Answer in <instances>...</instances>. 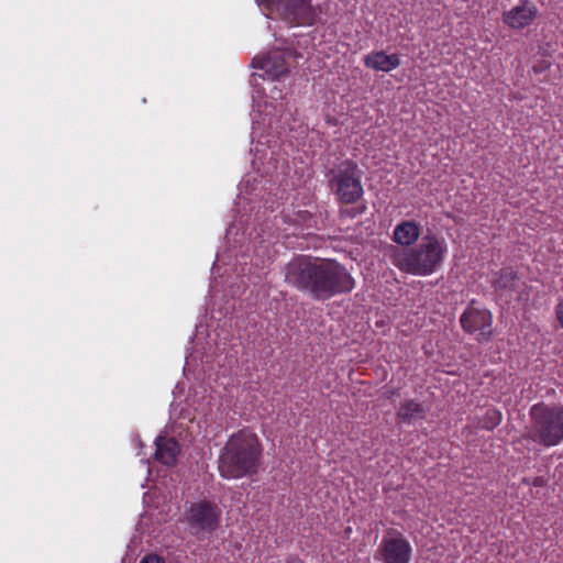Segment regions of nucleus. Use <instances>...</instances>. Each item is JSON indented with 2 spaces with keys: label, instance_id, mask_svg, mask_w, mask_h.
Instances as JSON below:
<instances>
[{
  "label": "nucleus",
  "instance_id": "nucleus-1",
  "mask_svg": "<svg viewBox=\"0 0 563 563\" xmlns=\"http://www.w3.org/2000/svg\"><path fill=\"white\" fill-rule=\"evenodd\" d=\"M285 282L314 300L324 301L349 294L355 280L344 265L334 260L296 256L284 268Z\"/></svg>",
  "mask_w": 563,
  "mask_h": 563
},
{
  "label": "nucleus",
  "instance_id": "nucleus-2",
  "mask_svg": "<svg viewBox=\"0 0 563 563\" xmlns=\"http://www.w3.org/2000/svg\"><path fill=\"white\" fill-rule=\"evenodd\" d=\"M446 251L443 239L427 235L413 247L389 246L387 256L400 272L413 276H429L441 266Z\"/></svg>",
  "mask_w": 563,
  "mask_h": 563
},
{
  "label": "nucleus",
  "instance_id": "nucleus-3",
  "mask_svg": "<svg viewBox=\"0 0 563 563\" xmlns=\"http://www.w3.org/2000/svg\"><path fill=\"white\" fill-rule=\"evenodd\" d=\"M260 455L256 435L240 431L229 439L219 457L220 475L233 479L254 474L258 467Z\"/></svg>",
  "mask_w": 563,
  "mask_h": 563
},
{
  "label": "nucleus",
  "instance_id": "nucleus-4",
  "mask_svg": "<svg viewBox=\"0 0 563 563\" xmlns=\"http://www.w3.org/2000/svg\"><path fill=\"white\" fill-rule=\"evenodd\" d=\"M530 438L544 446H555L563 441V406L533 405Z\"/></svg>",
  "mask_w": 563,
  "mask_h": 563
},
{
  "label": "nucleus",
  "instance_id": "nucleus-5",
  "mask_svg": "<svg viewBox=\"0 0 563 563\" xmlns=\"http://www.w3.org/2000/svg\"><path fill=\"white\" fill-rule=\"evenodd\" d=\"M329 177L330 186L340 201L354 203L363 196L362 172L354 161L341 162L330 170Z\"/></svg>",
  "mask_w": 563,
  "mask_h": 563
},
{
  "label": "nucleus",
  "instance_id": "nucleus-6",
  "mask_svg": "<svg viewBox=\"0 0 563 563\" xmlns=\"http://www.w3.org/2000/svg\"><path fill=\"white\" fill-rule=\"evenodd\" d=\"M221 515L222 511L216 503L199 500L190 505L186 512V520L191 532L198 536L214 531L220 523Z\"/></svg>",
  "mask_w": 563,
  "mask_h": 563
},
{
  "label": "nucleus",
  "instance_id": "nucleus-7",
  "mask_svg": "<svg viewBox=\"0 0 563 563\" xmlns=\"http://www.w3.org/2000/svg\"><path fill=\"white\" fill-rule=\"evenodd\" d=\"M412 547L401 532L390 530L383 536L375 559L383 563H409Z\"/></svg>",
  "mask_w": 563,
  "mask_h": 563
},
{
  "label": "nucleus",
  "instance_id": "nucleus-8",
  "mask_svg": "<svg viewBox=\"0 0 563 563\" xmlns=\"http://www.w3.org/2000/svg\"><path fill=\"white\" fill-rule=\"evenodd\" d=\"M258 5L265 4L276 10L286 21L297 24H311L316 12L309 0H255Z\"/></svg>",
  "mask_w": 563,
  "mask_h": 563
},
{
  "label": "nucleus",
  "instance_id": "nucleus-9",
  "mask_svg": "<svg viewBox=\"0 0 563 563\" xmlns=\"http://www.w3.org/2000/svg\"><path fill=\"white\" fill-rule=\"evenodd\" d=\"M290 57H292L291 51L275 48L263 56L254 57L252 66L263 70L262 76L276 80L288 74Z\"/></svg>",
  "mask_w": 563,
  "mask_h": 563
},
{
  "label": "nucleus",
  "instance_id": "nucleus-10",
  "mask_svg": "<svg viewBox=\"0 0 563 563\" xmlns=\"http://www.w3.org/2000/svg\"><path fill=\"white\" fill-rule=\"evenodd\" d=\"M492 321V313L477 307L474 301L467 306L460 319L463 330L467 333L478 332L481 341H487L490 338Z\"/></svg>",
  "mask_w": 563,
  "mask_h": 563
},
{
  "label": "nucleus",
  "instance_id": "nucleus-11",
  "mask_svg": "<svg viewBox=\"0 0 563 563\" xmlns=\"http://www.w3.org/2000/svg\"><path fill=\"white\" fill-rule=\"evenodd\" d=\"M538 15V8L529 0H523L521 4L505 11L503 21L512 30H522L529 26Z\"/></svg>",
  "mask_w": 563,
  "mask_h": 563
},
{
  "label": "nucleus",
  "instance_id": "nucleus-12",
  "mask_svg": "<svg viewBox=\"0 0 563 563\" xmlns=\"http://www.w3.org/2000/svg\"><path fill=\"white\" fill-rule=\"evenodd\" d=\"M367 68L389 73L400 66V58L397 54H386L384 51L372 52L364 57Z\"/></svg>",
  "mask_w": 563,
  "mask_h": 563
},
{
  "label": "nucleus",
  "instance_id": "nucleus-13",
  "mask_svg": "<svg viewBox=\"0 0 563 563\" xmlns=\"http://www.w3.org/2000/svg\"><path fill=\"white\" fill-rule=\"evenodd\" d=\"M420 229L415 221H402L398 223L393 232V241L399 247H412L419 240Z\"/></svg>",
  "mask_w": 563,
  "mask_h": 563
},
{
  "label": "nucleus",
  "instance_id": "nucleus-14",
  "mask_svg": "<svg viewBox=\"0 0 563 563\" xmlns=\"http://www.w3.org/2000/svg\"><path fill=\"white\" fill-rule=\"evenodd\" d=\"M155 457L161 463L172 466L176 463L179 454V444L175 439L158 437L155 440Z\"/></svg>",
  "mask_w": 563,
  "mask_h": 563
},
{
  "label": "nucleus",
  "instance_id": "nucleus-15",
  "mask_svg": "<svg viewBox=\"0 0 563 563\" xmlns=\"http://www.w3.org/2000/svg\"><path fill=\"white\" fill-rule=\"evenodd\" d=\"M397 415L402 421L411 422L413 420L423 419L426 409L423 405L417 400H406L400 404Z\"/></svg>",
  "mask_w": 563,
  "mask_h": 563
},
{
  "label": "nucleus",
  "instance_id": "nucleus-16",
  "mask_svg": "<svg viewBox=\"0 0 563 563\" xmlns=\"http://www.w3.org/2000/svg\"><path fill=\"white\" fill-rule=\"evenodd\" d=\"M495 287L499 289L516 290L519 287V278L512 269H503L495 280Z\"/></svg>",
  "mask_w": 563,
  "mask_h": 563
},
{
  "label": "nucleus",
  "instance_id": "nucleus-17",
  "mask_svg": "<svg viewBox=\"0 0 563 563\" xmlns=\"http://www.w3.org/2000/svg\"><path fill=\"white\" fill-rule=\"evenodd\" d=\"M487 416L489 420L492 421V426L489 428H494L500 423L501 420V413L497 410H487Z\"/></svg>",
  "mask_w": 563,
  "mask_h": 563
},
{
  "label": "nucleus",
  "instance_id": "nucleus-18",
  "mask_svg": "<svg viewBox=\"0 0 563 563\" xmlns=\"http://www.w3.org/2000/svg\"><path fill=\"white\" fill-rule=\"evenodd\" d=\"M555 313L560 325L563 328V300L556 305Z\"/></svg>",
  "mask_w": 563,
  "mask_h": 563
},
{
  "label": "nucleus",
  "instance_id": "nucleus-19",
  "mask_svg": "<svg viewBox=\"0 0 563 563\" xmlns=\"http://www.w3.org/2000/svg\"><path fill=\"white\" fill-rule=\"evenodd\" d=\"M141 563H165L164 560L157 555H147L142 559Z\"/></svg>",
  "mask_w": 563,
  "mask_h": 563
},
{
  "label": "nucleus",
  "instance_id": "nucleus-20",
  "mask_svg": "<svg viewBox=\"0 0 563 563\" xmlns=\"http://www.w3.org/2000/svg\"><path fill=\"white\" fill-rule=\"evenodd\" d=\"M298 216L305 221L307 218H310V213L308 211H300Z\"/></svg>",
  "mask_w": 563,
  "mask_h": 563
},
{
  "label": "nucleus",
  "instance_id": "nucleus-21",
  "mask_svg": "<svg viewBox=\"0 0 563 563\" xmlns=\"http://www.w3.org/2000/svg\"><path fill=\"white\" fill-rule=\"evenodd\" d=\"M286 563H303V562L298 558H289Z\"/></svg>",
  "mask_w": 563,
  "mask_h": 563
},
{
  "label": "nucleus",
  "instance_id": "nucleus-22",
  "mask_svg": "<svg viewBox=\"0 0 563 563\" xmlns=\"http://www.w3.org/2000/svg\"><path fill=\"white\" fill-rule=\"evenodd\" d=\"M518 299L519 300L528 299V295H523L522 292H519L518 294Z\"/></svg>",
  "mask_w": 563,
  "mask_h": 563
}]
</instances>
